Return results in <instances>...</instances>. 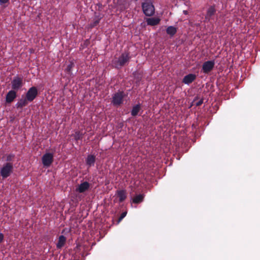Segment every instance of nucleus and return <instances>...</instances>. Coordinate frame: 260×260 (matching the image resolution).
I'll return each instance as SVG.
<instances>
[{
  "mask_svg": "<svg viewBox=\"0 0 260 260\" xmlns=\"http://www.w3.org/2000/svg\"><path fill=\"white\" fill-rule=\"evenodd\" d=\"M38 94V91L36 87L32 86L29 88L26 93L25 98L26 100H28L29 102L33 101Z\"/></svg>",
  "mask_w": 260,
  "mask_h": 260,
  "instance_id": "obj_7",
  "label": "nucleus"
},
{
  "mask_svg": "<svg viewBox=\"0 0 260 260\" xmlns=\"http://www.w3.org/2000/svg\"><path fill=\"white\" fill-rule=\"evenodd\" d=\"M214 66V60H208L205 61L202 65V71L205 74H208L213 69Z\"/></svg>",
  "mask_w": 260,
  "mask_h": 260,
  "instance_id": "obj_6",
  "label": "nucleus"
},
{
  "mask_svg": "<svg viewBox=\"0 0 260 260\" xmlns=\"http://www.w3.org/2000/svg\"><path fill=\"white\" fill-rule=\"evenodd\" d=\"M23 85L22 77L18 76L14 77L11 81L12 90L17 91Z\"/></svg>",
  "mask_w": 260,
  "mask_h": 260,
  "instance_id": "obj_5",
  "label": "nucleus"
},
{
  "mask_svg": "<svg viewBox=\"0 0 260 260\" xmlns=\"http://www.w3.org/2000/svg\"><path fill=\"white\" fill-rule=\"evenodd\" d=\"M66 242V238L61 235L59 237L58 241L56 244V247L57 249H61L65 244Z\"/></svg>",
  "mask_w": 260,
  "mask_h": 260,
  "instance_id": "obj_15",
  "label": "nucleus"
},
{
  "mask_svg": "<svg viewBox=\"0 0 260 260\" xmlns=\"http://www.w3.org/2000/svg\"><path fill=\"white\" fill-rule=\"evenodd\" d=\"M130 58L131 56L129 53H122L117 59L113 60V63L114 64L115 68H120L128 63Z\"/></svg>",
  "mask_w": 260,
  "mask_h": 260,
  "instance_id": "obj_1",
  "label": "nucleus"
},
{
  "mask_svg": "<svg viewBox=\"0 0 260 260\" xmlns=\"http://www.w3.org/2000/svg\"><path fill=\"white\" fill-rule=\"evenodd\" d=\"M74 63L72 61H70V63L68 65L66 71L67 72L70 73L71 72L72 68L74 67Z\"/></svg>",
  "mask_w": 260,
  "mask_h": 260,
  "instance_id": "obj_23",
  "label": "nucleus"
},
{
  "mask_svg": "<svg viewBox=\"0 0 260 260\" xmlns=\"http://www.w3.org/2000/svg\"><path fill=\"white\" fill-rule=\"evenodd\" d=\"M4 235L0 233V243H1L4 240Z\"/></svg>",
  "mask_w": 260,
  "mask_h": 260,
  "instance_id": "obj_27",
  "label": "nucleus"
},
{
  "mask_svg": "<svg viewBox=\"0 0 260 260\" xmlns=\"http://www.w3.org/2000/svg\"><path fill=\"white\" fill-rule=\"evenodd\" d=\"M9 0H0V4H6L8 2Z\"/></svg>",
  "mask_w": 260,
  "mask_h": 260,
  "instance_id": "obj_28",
  "label": "nucleus"
},
{
  "mask_svg": "<svg viewBox=\"0 0 260 260\" xmlns=\"http://www.w3.org/2000/svg\"><path fill=\"white\" fill-rule=\"evenodd\" d=\"M135 1H137L138 0H135Z\"/></svg>",
  "mask_w": 260,
  "mask_h": 260,
  "instance_id": "obj_29",
  "label": "nucleus"
},
{
  "mask_svg": "<svg viewBox=\"0 0 260 260\" xmlns=\"http://www.w3.org/2000/svg\"><path fill=\"white\" fill-rule=\"evenodd\" d=\"M28 102H29V101L26 100V98H25L24 99H21L17 102L16 106L17 108H22L27 105Z\"/></svg>",
  "mask_w": 260,
  "mask_h": 260,
  "instance_id": "obj_17",
  "label": "nucleus"
},
{
  "mask_svg": "<svg viewBox=\"0 0 260 260\" xmlns=\"http://www.w3.org/2000/svg\"><path fill=\"white\" fill-rule=\"evenodd\" d=\"M124 97V92L122 91H118L113 94L112 96V103L115 106H120L123 103Z\"/></svg>",
  "mask_w": 260,
  "mask_h": 260,
  "instance_id": "obj_4",
  "label": "nucleus"
},
{
  "mask_svg": "<svg viewBox=\"0 0 260 260\" xmlns=\"http://www.w3.org/2000/svg\"><path fill=\"white\" fill-rule=\"evenodd\" d=\"M160 20L158 18H148L146 19V21L148 25L155 26L159 24Z\"/></svg>",
  "mask_w": 260,
  "mask_h": 260,
  "instance_id": "obj_14",
  "label": "nucleus"
},
{
  "mask_svg": "<svg viewBox=\"0 0 260 260\" xmlns=\"http://www.w3.org/2000/svg\"><path fill=\"white\" fill-rule=\"evenodd\" d=\"M95 161V156L93 155H88L86 159V163L89 167L94 166Z\"/></svg>",
  "mask_w": 260,
  "mask_h": 260,
  "instance_id": "obj_16",
  "label": "nucleus"
},
{
  "mask_svg": "<svg viewBox=\"0 0 260 260\" xmlns=\"http://www.w3.org/2000/svg\"><path fill=\"white\" fill-rule=\"evenodd\" d=\"M216 11V10L214 6H210L207 10V14L205 16V19L208 21H210V20L211 18V17L214 15V14H215Z\"/></svg>",
  "mask_w": 260,
  "mask_h": 260,
  "instance_id": "obj_13",
  "label": "nucleus"
},
{
  "mask_svg": "<svg viewBox=\"0 0 260 260\" xmlns=\"http://www.w3.org/2000/svg\"><path fill=\"white\" fill-rule=\"evenodd\" d=\"M101 18L102 17L99 16H95L92 21L89 24V27L92 28L98 25Z\"/></svg>",
  "mask_w": 260,
  "mask_h": 260,
  "instance_id": "obj_20",
  "label": "nucleus"
},
{
  "mask_svg": "<svg viewBox=\"0 0 260 260\" xmlns=\"http://www.w3.org/2000/svg\"><path fill=\"white\" fill-rule=\"evenodd\" d=\"M144 194L136 195L133 199V202L137 204L142 202L144 200Z\"/></svg>",
  "mask_w": 260,
  "mask_h": 260,
  "instance_id": "obj_18",
  "label": "nucleus"
},
{
  "mask_svg": "<svg viewBox=\"0 0 260 260\" xmlns=\"http://www.w3.org/2000/svg\"><path fill=\"white\" fill-rule=\"evenodd\" d=\"M142 7L145 15L151 16L154 14L155 9L151 0H144L142 4Z\"/></svg>",
  "mask_w": 260,
  "mask_h": 260,
  "instance_id": "obj_2",
  "label": "nucleus"
},
{
  "mask_svg": "<svg viewBox=\"0 0 260 260\" xmlns=\"http://www.w3.org/2000/svg\"><path fill=\"white\" fill-rule=\"evenodd\" d=\"M203 103V99H201L195 104L196 106H200Z\"/></svg>",
  "mask_w": 260,
  "mask_h": 260,
  "instance_id": "obj_26",
  "label": "nucleus"
},
{
  "mask_svg": "<svg viewBox=\"0 0 260 260\" xmlns=\"http://www.w3.org/2000/svg\"><path fill=\"white\" fill-rule=\"evenodd\" d=\"M116 194L119 198V202L122 203L126 198V192L125 190H117L116 192Z\"/></svg>",
  "mask_w": 260,
  "mask_h": 260,
  "instance_id": "obj_12",
  "label": "nucleus"
},
{
  "mask_svg": "<svg viewBox=\"0 0 260 260\" xmlns=\"http://www.w3.org/2000/svg\"><path fill=\"white\" fill-rule=\"evenodd\" d=\"M16 92L13 90H11L7 93L6 96V102L7 103H11L14 100L17 96Z\"/></svg>",
  "mask_w": 260,
  "mask_h": 260,
  "instance_id": "obj_10",
  "label": "nucleus"
},
{
  "mask_svg": "<svg viewBox=\"0 0 260 260\" xmlns=\"http://www.w3.org/2000/svg\"><path fill=\"white\" fill-rule=\"evenodd\" d=\"M141 109L140 105H136L133 107V109L131 111V115L133 116H136L138 115Z\"/></svg>",
  "mask_w": 260,
  "mask_h": 260,
  "instance_id": "obj_21",
  "label": "nucleus"
},
{
  "mask_svg": "<svg viewBox=\"0 0 260 260\" xmlns=\"http://www.w3.org/2000/svg\"><path fill=\"white\" fill-rule=\"evenodd\" d=\"M13 171V164L12 162H6L3 165L1 169V175L3 179H6L10 176Z\"/></svg>",
  "mask_w": 260,
  "mask_h": 260,
  "instance_id": "obj_3",
  "label": "nucleus"
},
{
  "mask_svg": "<svg viewBox=\"0 0 260 260\" xmlns=\"http://www.w3.org/2000/svg\"><path fill=\"white\" fill-rule=\"evenodd\" d=\"M90 187V184L87 181H84L81 183L76 188V191L79 193H83L88 190Z\"/></svg>",
  "mask_w": 260,
  "mask_h": 260,
  "instance_id": "obj_9",
  "label": "nucleus"
},
{
  "mask_svg": "<svg viewBox=\"0 0 260 260\" xmlns=\"http://www.w3.org/2000/svg\"><path fill=\"white\" fill-rule=\"evenodd\" d=\"M166 32L171 37H173L177 32V28L173 26H170L166 29Z\"/></svg>",
  "mask_w": 260,
  "mask_h": 260,
  "instance_id": "obj_19",
  "label": "nucleus"
},
{
  "mask_svg": "<svg viewBox=\"0 0 260 260\" xmlns=\"http://www.w3.org/2000/svg\"><path fill=\"white\" fill-rule=\"evenodd\" d=\"M43 165L45 167H49L53 161V155L50 153H46L42 158Z\"/></svg>",
  "mask_w": 260,
  "mask_h": 260,
  "instance_id": "obj_8",
  "label": "nucleus"
},
{
  "mask_svg": "<svg viewBox=\"0 0 260 260\" xmlns=\"http://www.w3.org/2000/svg\"><path fill=\"white\" fill-rule=\"evenodd\" d=\"M84 134L80 131H76L74 135V137L75 140L78 141L81 140L83 138Z\"/></svg>",
  "mask_w": 260,
  "mask_h": 260,
  "instance_id": "obj_22",
  "label": "nucleus"
},
{
  "mask_svg": "<svg viewBox=\"0 0 260 260\" xmlns=\"http://www.w3.org/2000/svg\"><path fill=\"white\" fill-rule=\"evenodd\" d=\"M196 79V75L193 74H189L184 77L182 82L185 84H189Z\"/></svg>",
  "mask_w": 260,
  "mask_h": 260,
  "instance_id": "obj_11",
  "label": "nucleus"
},
{
  "mask_svg": "<svg viewBox=\"0 0 260 260\" xmlns=\"http://www.w3.org/2000/svg\"><path fill=\"white\" fill-rule=\"evenodd\" d=\"M14 155L13 154H10L7 156L6 160L7 162H11L14 157Z\"/></svg>",
  "mask_w": 260,
  "mask_h": 260,
  "instance_id": "obj_24",
  "label": "nucleus"
},
{
  "mask_svg": "<svg viewBox=\"0 0 260 260\" xmlns=\"http://www.w3.org/2000/svg\"><path fill=\"white\" fill-rule=\"evenodd\" d=\"M126 212H122L118 219V223H119L122 220V219L126 216Z\"/></svg>",
  "mask_w": 260,
  "mask_h": 260,
  "instance_id": "obj_25",
  "label": "nucleus"
}]
</instances>
